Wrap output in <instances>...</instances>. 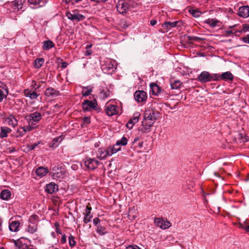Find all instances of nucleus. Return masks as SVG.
Returning <instances> with one entry per match:
<instances>
[{
    "label": "nucleus",
    "instance_id": "nucleus-62",
    "mask_svg": "<svg viewBox=\"0 0 249 249\" xmlns=\"http://www.w3.org/2000/svg\"><path fill=\"white\" fill-rule=\"evenodd\" d=\"M157 23V21L155 19H152L150 21V24L151 25L154 26Z\"/></svg>",
    "mask_w": 249,
    "mask_h": 249
},
{
    "label": "nucleus",
    "instance_id": "nucleus-36",
    "mask_svg": "<svg viewBox=\"0 0 249 249\" xmlns=\"http://www.w3.org/2000/svg\"><path fill=\"white\" fill-rule=\"evenodd\" d=\"M14 243H15V246L18 249H24L25 248L27 247L26 244L23 243L20 240H17V241L14 240Z\"/></svg>",
    "mask_w": 249,
    "mask_h": 249
},
{
    "label": "nucleus",
    "instance_id": "nucleus-53",
    "mask_svg": "<svg viewBox=\"0 0 249 249\" xmlns=\"http://www.w3.org/2000/svg\"><path fill=\"white\" fill-rule=\"evenodd\" d=\"M126 249H141V248L137 245H130L126 248Z\"/></svg>",
    "mask_w": 249,
    "mask_h": 249
},
{
    "label": "nucleus",
    "instance_id": "nucleus-61",
    "mask_svg": "<svg viewBox=\"0 0 249 249\" xmlns=\"http://www.w3.org/2000/svg\"><path fill=\"white\" fill-rule=\"evenodd\" d=\"M84 122L87 124H89L90 123V119L88 117H85L84 118Z\"/></svg>",
    "mask_w": 249,
    "mask_h": 249
},
{
    "label": "nucleus",
    "instance_id": "nucleus-20",
    "mask_svg": "<svg viewBox=\"0 0 249 249\" xmlns=\"http://www.w3.org/2000/svg\"><path fill=\"white\" fill-rule=\"evenodd\" d=\"M5 122L9 125L15 127L18 124V121L13 115H10L5 120Z\"/></svg>",
    "mask_w": 249,
    "mask_h": 249
},
{
    "label": "nucleus",
    "instance_id": "nucleus-33",
    "mask_svg": "<svg viewBox=\"0 0 249 249\" xmlns=\"http://www.w3.org/2000/svg\"><path fill=\"white\" fill-rule=\"evenodd\" d=\"M62 139L60 137H57L54 138L49 143V146L51 147L54 148L58 145L59 142L61 141Z\"/></svg>",
    "mask_w": 249,
    "mask_h": 249
},
{
    "label": "nucleus",
    "instance_id": "nucleus-35",
    "mask_svg": "<svg viewBox=\"0 0 249 249\" xmlns=\"http://www.w3.org/2000/svg\"><path fill=\"white\" fill-rule=\"evenodd\" d=\"M96 231L100 235H103L106 233L105 228L102 227L100 224L97 225Z\"/></svg>",
    "mask_w": 249,
    "mask_h": 249
},
{
    "label": "nucleus",
    "instance_id": "nucleus-47",
    "mask_svg": "<svg viewBox=\"0 0 249 249\" xmlns=\"http://www.w3.org/2000/svg\"><path fill=\"white\" fill-rule=\"evenodd\" d=\"M240 227L244 229L247 232H249V225L245 222L244 224H240Z\"/></svg>",
    "mask_w": 249,
    "mask_h": 249
},
{
    "label": "nucleus",
    "instance_id": "nucleus-6",
    "mask_svg": "<svg viewBox=\"0 0 249 249\" xmlns=\"http://www.w3.org/2000/svg\"><path fill=\"white\" fill-rule=\"evenodd\" d=\"M66 16L67 18L72 21H80L85 19L84 15L80 14L77 10H73L72 12H67Z\"/></svg>",
    "mask_w": 249,
    "mask_h": 249
},
{
    "label": "nucleus",
    "instance_id": "nucleus-25",
    "mask_svg": "<svg viewBox=\"0 0 249 249\" xmlns=\"http://www.w3.org/2000/svg\"><path fill=\"white\" fill-rule=\"evenodd\" d=\"M65 173V172L61 169H57V171L53 172V176L54 178L62 179Z\"/></svg>",
    "mask_w": 249,
    "mask_h": 249
},
{
    "label": "nucleus",
    "instance_id": "nucleus-45",
    "mask_svg": "<svg viewBox=\"0 0 249 249\" xmlns=\"http://www.w3.org/2000/svg\"><path fill=\"white\" fill-rule=\"evenodd\" d=\"M68 239L69 244L70 246L71 247H73L74 246H75V245H76V241L74 240V237L72 235H70L69 236Z\"/></svg>",
    "mask_w": 249,
    "mask_h": 249
},
{
    "label": "nucleus",
    "instance_id": "nucleus-19",
    "mask_svg": "<svg viewBox=\"0 0 249 249\" xmlns=\"http://www.w3.org/2000/svg\"><path fill=\"white\" fill-rule=\"evenodd\" d=\"M0 83V102L6 97L8 92L7 88L4 85Z\"/></svg>",
    "mask_w": 249,
    "mask_h": 249
},
{
    "label": "nucleus",
    "instance_id": "nucleus-28",
    "mask_svg": "<svg viewBox=\"0 0 249 249\" xmlns=\"http://www.w3.org/2000/svg\"><path fill=\"white\" fill-rule=\"evenodd\" d=\"M178 23V21H167L164 22V23L162 24V26L164 29H168L177 26Z\"/></svg>",
    "mask_w": 249,
    "mask_h": 249
},
{
    "label": "nucleus",
    "instance_id": "nucleus-54",
    "mask_svg": "<svg viewBox=\"0 0 249 249\" xmlns=\"http://www.w3.org/2000/svg\"><path fill=\"white\" fill-rule=\"evenodd\" d=\"M242 40L245 43L249 44V35H247V36L242 37Z\"/></svg>",
    "mask_w": 249,
    "mask_h": 249
},
{
    "label": "nucleus",
    "instance_id": "nucleus-2",
    "mask_svg": "<svg viewBox=\"0 0 249 249\" xmlns=\"http://www.w3.org/2000/svg\"><path fill=\"white\" fill-rule=\"evenodd\" d=\"M219 75L218 74H210L208 71H202L198 76V80L202 83H206L213 81L219 80Z\"/></svg>",
    "mask_w": 249,
    "mask_h": 249
},
{
    "label": "nucleus",
    "instance_id": "nucleus-22",
    "mask_svg": "<svg viewBox=\"0 0 249 249\" xmlns=\"http://www.w3.org/2000/svg\"><path fill=\"white\" fill-rule=\"evenodd\" d=\"M36 173L38 177L42 178L48 173V169L43 167H39L36 169Z\"/></svg>",
    "mask_w": 249,
    "mask_h": 249
},
{
    "label": "nucleus",
    "instance_id": "nucleus-44",
    "mask_svg": "<svg viewBox=\"0 0 249 249\" xmlns=\"http://www.w3.org/2000/svg\"><path fill=\"white\" fill-rule=\"evenodd\" d=\"M37 216L36 215H32L29 218V222L31 224H33V225H37L36 223L37 222Z\"/></svg>",
    "mask_w": 249,
    "mask_h": 249
},
{
    "label": "nucleus",
    "instance_id": "nucleus-43",
    "mask_svg": "<svg viewBox=\"0 0 249 249\" xmlns=\"http://www.w3.org/2000/svg\"><path fill=\"white\" fill-rule=\"evenodd\" d=\"M92 217V215L91 214V213H88L86 212L83 220L84 223L87 224L89 222L91 221Z\"/></svg>",
    "mask_w": 249,
    "mask_h": 249
},
{
    "label": "nucleus",
    "instance_id": "nucleus-41",
    "mask_svg": "<svg viewBox=\"0 0 249 249\" xmlns=\"http://www.w3.org/2000/svg\"><path fill=\"white\" fill-rule=\"evenodd\" d=\"M140 116L139 112H135L134 113L132 118L130 119V121L132 122L133 124H136L138 122Z\"/></svg>",
    "mask_w": 249,
    "mask_h": 249
},
{
    "label": "nucleus",
    "instance_id": "nucleus-13",
    "mask_svg": "<svg viewBox=\"0 0 249 249\" xmlns=\"http://www.w3.org/2000/svg\"><path fill=\"white\" fill-rule=\"evenodd\" d=\"M24 2V0H15L12 2V9L14 11H18L19 10L24 11L23 8V4Z\"/></svg>",
    "mask_w": 249,
    "mask_h": 249
},
{
    "label": "nucleus",
    "instance_id": "nucleus-49",
    "mask_svg": "<svg viewBox=\"0 0 249 249\" xmlns=\"http://www.w3.org/2000/svg\"><path fill=\"white\" fill-rule=\"evenodd\" d=\"M142 123H146V124H149L150 126H152L155 122L150 121V120H148L147 119L144 118V120L142 121Z\"/></svg>",
    "mask_w": 249,
    "mask_h": 249
},
{
    "label": "nucleus",
    "instance_id": "nucleus-8",
    "mask_svg": "<svg viewBox=\"0 0 249 249\" xmlns=\"http://www.w3.org/2000/svg\"><path fill=\"white\" fill-rule=\"evenodd\" d=\"M106 112L109 116H112L117 114L119 111V107L117 106L107 104L106 105Z\"/></svg>",
    "mask_w": 249,
    "mask_h": 249
},
{
    "label": "nucleus",
    "instance_id": "nucleus-40",
    "mask_svg": "<svg viewBox=\"0 0 249 249\" xmlns=\"http://www.w3.org/2000/svg\"><path fill=\"white\" fill-rule=\"evenodd\" d=\"M120 146V145L117 144V142H116L115 145L113 147H108V148L113 155L121 150Z\"/></svg>",
    "mask_w": 249,
    "mask_h": 249
},
{
    "label": "nucleus",
    "instance_id": "nucleus-37",
    "mask_svg": "<svg viewBox=\"0 0 249 249\" xmlns=\"http://www.w3.org/2000/svg\"><path fill=\"white\" fill-rule=\"evenodd\" d=\"M44 62L43 58H37L35 60L34 65L36 68H40Z\"/></svg>",
    "mask_w": 249,
    "mask_h": 249
},
{
    "label": "nucleus",
    "instance_id": "nucleus-16",
    "mask_svg": "<svg viewBox=\"0 0 249 249\" xmlns=\"http://www.w3.org/2000/svg\"><path fill=\"white\" fill-rule=\"evenodd\" d=\"M150 92L154 95L158 96L161 92L160 88L156 83H152L150 85Z\"/></svg>",
    "mask_w": 249,
    "mask_h": 249
},
{
    "label": "nucleus",
    "instance_id": "nucleus-3",
    "mask_svg": "<svg viewBox=\"0 0 249 249\" xmlns=\"http://www.w3.org/2000/svg\"><path fill=\"white\" fill-rule=\"evenodd\" d=\"M82 105L83 110L86 111H89L90 109H94L97 111L99 110L96 100L92 101H89L88 100H85Z\"/></svg>",
    "mask_w": 249,
    "mask_h": 249
},
{
    "label": "nucleus",
    "instance_id": "nucleus-26",
    "mask_svg": "<svg viewBox=\"0 0 249 249\" xmlns=\"http://www.w3.org/2000/svg\"><path fill=\"white\" fill-rule=\"evenodd\" d=\"M11 129L6 126L0 127V138H3L7 136V134L10 133Z\"/></svg>",
    "mask_w": 249,
    "mask_h": 249
},
{
    "label": "nucleus",
    "instance_id": "nucleus-50",
    "mask_svg": "<svg viewBox=\"0 0 249 249\" xmlns=\"http://www.w3.org/2000/svg\"><path fill=\"white\" fill-rule=\"evenodd\" d=\"M142 123H146V124H149L150 126H152L155 122L150 121V120H148L147 119L144 118V120L142 121Z\"/></svg>",
    "mask_w": 249,
    "mask_h": 249
},
{
    "label": "nucleus",
    "instance_id": "nucleus-60",
    "mask_svg": "<svg viewBox=\"0 0 249 249\" xmlns=\"http://www.w3.org/2000/svg\"><path fill=\"white\" fill-rule=\"evenodd\" d=\"M91 207H89V206H87L86 209V212L88 213H91Z\"/></svg>",
    "mask_w": 249,
    "mask_h": 249
},
{
    "label": "nucleus",
    "instance_id": "nucleus-46",
    "mask_svg": "<svg viewBox=\"0 0 249 249\" xmlns=\"http://www.w3.org/2000/svg\"><path fill=\"white\" fill-rule=\"evenodd\" d=\"M248 31H249V24H245L243 25V28L241 30L239 31L240 33L244 32L246 33Z\"/></svg>",
    "mask_w": 249,
    "mask_h": 249
},
{
    "label": "nucleus",
    "instance_id": "nucleus-52",
    "mask_svg": "<svg viewBox=\"0 0 249 249\" xmlns=\"http://www.w3.org/2000/svg\"><path fill=\"white\" fill-rule=\"evenodd\" d=\"M134 124H133L132 122H131V121L129 120L126 124V126L128 128L131 129Z\"/></svg>",
    "mask_w": 249,
    "mask_h": 249
},
{
    "label": "nucleus",
    "instance_id": "nucleus-9",
    "mask_svg": "<svg viewBox=\"0 0 249 249\" xmlns=\"http://www.w3.org/2000/svg\"><path fill=\"white\" fill-rule=\"evenodd\" d=\"M117 10L120 14L125 13L128 9V4L124 0H119L116 5Z\"/></svg>",
    "mask_w": 249,
    "mask_h": 249
},
{
    "label": "nucleus",
    "instance_id": "nucleus-29",
    "mask_svg": "<svg viewBox=\"0 0 249 249\" xmlns=\"http://www.w3.org/2000/svg\"><path fill=\"white\" fill-rule=\"evenodd\" d=\"M54 46V44L51 40L45 41L43 42L42 48L44 50H49Z\"/></svg>",
    "mask_w": 249,
    "mask_h": 249
},
{
    "label": "nucleus",
    "instance_id": "nucleus-51",
    "mask_svg": "<svg viewBox=\"0 0 249 249\" xmlns=\"http://www.w3.org/2000/svg\"><path fill=\"white\" fill-rule=\"evenodd\" d=\"M40 143V142H38L37 143H34L30 146H29V150H34L36 148V147Z\"/></svg>",
    "mask_w": 249,
    "mask_h": 249
},
{
    "label": "nucleus",
    "instance_id": "nucleus-21",
    "mask_svg": "<svg viewBox=\"0 0 249 249\" xmlns=\"http://www.w3.org/2000/svg\"><path fill=\"white\" fill-rule=\"evenodd\" d=\"M144 118L150 121L155 122L157 120V115L153 111H146L144 114Z\"/></svg>",
    "mask_w": 249,
    "mask_h": 249
},
{
    "label": "nucleus",
    "instance_id": "nucleus-5",
    "mask_svg": "<svg viewBox=\"0 0 249 249\" xmlns=\"http://www.w3.org/2000/svg\"><path fill=\"white\" fill-rule=\"evenodd\" d=\"M84 164L86 169L94 170L97 168L99 161L93 158H86L84 160Z\"/></svg>",
    "mask_w": 249,
    "mask_h": 249
},
{
    "label": "nucleus",
    "instance_id": "nucleus-57",
    "mask_svg": "<svg viewBox=\"0 0 249 249\" xmlns=\"http://www.w3.org/2000/svg\"><path fill=\"white\" fill-rule=\"evenodd\" d=\"M67 241V236L65 235H63L61 239V242L62 243H65Z\"/></svg>",
    "mask_w": 249,
    "mask_h": 249
},
{
    "label": "nucleus",
    "instance_id": "nucleus-12",
    "mask_svg": "<svg viewBox=\"0 0 249 249\" xmlns=\"http://www.w3.org/2000/svg\"><path fill=\"white\" fill-rule=\"evenodd\" d=\"M104 66V69L113 71L116 69L117 63L115 60L109 59L106 61Z\"/></svg>",
    "mask_w": 249,
    "mask_h": 249
},
{
    "label": "nucleus",
    "instance_id": "nucleus-38",
    "mask_svg": "<svg viewBox=\"0 0 249 249\" xmlns=\"http://www.w3.org/2000/svg\"><path fill=\"white\" fill-rule=\"evenodd\" d=\"M37 230V225H29L28 228L26 229V231L30 233H34L36 232Z\"/></svg>",
    "mask_w": 249,
    "mask_h": 249
},
{
    "label": "nucleus",
    "instance_id": "nucleus-63",
    "mask_svg": "<svg viewBox=\"0 0 249 249\" xmlns=\"http://www.w3.org/2000/svg\"><path fill=\"white\" fill-rule=\"evenodd\" d=\"M68 64L66 62H64L62 63V68H65L67 67Z\"/></svg>",
    "mask_w": 249,
    "mask_h": 249
},
{
    "label": "nucleus",
    "instance_id": "nucleus-34",
    "mask_svg": "<svg viewBox=\"0 0 249 249\" xmlns=\"http://www.w3.org/2000/svg\"><path fill=\"white\" fill-rule=\"evenodd\" d=\"M181 82L179 80L171 81L170 86L172 89H178L180 87Z\"/></svg>",
    "mask_w": 249,
    "mask_h": 249
},
{
    "label": "nucleus",
    "instance_id": "nucleus-39",
    "mask_svg": "<svg viewBox=\"0 0 249 249\" xmlns=\"http://www.w3.org/2000/svg\"><path fill=\"white\" fill-rule=\"evenodd\" d=\"M92 92V89L89 87H84L82 91V94L83 96L89 95Z\"/></svg>",
    "mask_w": 249,
    "mask_h": 249
},
{
    "label": "nucleus",
    "instance_id": "nucleus-56",
    "mask_svg": "<svg viewBox=\"0 0 249 249\" xmlns=\"http://www.w3.org/2000/svg\"><path fill=\"white\" fill-rule=\"evenodd\" d=\"M100 222V220L98 218H95L93 220V224L95 225H96L97 226V225H99V224H98Z\"/></svg>",
    "mask_w": 249,
    "mask_h": 249
},
{
    "label": "nucleus",
    "instance_id": "nucleus-48",
    "mask_svg": "<svg viewBox=\"0 0 249 249\" xmlns=\"http://www.w3.org/2000/svg\"><path fill=\"white\" fill-rule=\"evenodd\" d=\"M40 0H28L29 3L33 5H37L40 3Z\"/></svg>",
    "mask_w": 249,
    "mask_h": 249
},
{
    "label": "nucleus",
    "instance_id": "nucleus-64",
    "mask_svg": "<svg viewBox=\"0 0 249 249\" xmlns=\"http://www.w3.org/2000/svg\"><path fill=\"white\" fill-rule=\"evenodd\" d=\"M139 140V137H137L134 138V141L133 142V143H135V142H137Z\"/></svg>",
    "mask_w": 249,
    "mask_h": 249
},
{
    "label": "nucleus",
    "instance_id": "nucleus-15",
    "mask_svg": "<svg viewBox=\"0 0 249 249\" xmlns=\"http://www.w3.org/2000/svg\"><path fill=\"white\" fill-rule=\"evenodd\" d=\"M238 15L243 18L249 17V6H244L240 7L238 10Z\"/></svg>",
    "mask_w": 249,
    "mask_h": 249
},
{
    "label": "nucleus",
    "instance_id": "nucleus-31",
    "mask_svg": "<svg viewBox=\"0 0 249 249\" xmlns=\"http://www.w3.org/2000/svg\"><path fill=\"white\" fill-rule=\"evenodd\" d=\"M11 196V193L8 190L2 191L0 194V197L3 200H7Z\"/></svg>",
    "mask_w": 249,
    "mask_h": 249
},
{
    "label": "nucleus",
    "instance_id": "nucleus-11",
    "mask_svg": "<svg viewBox=\"0 0 249 249\" xmlns=\"http://www.w3.org/2000/svg\"><path fill=\"white\" fill-rule=\"evenodd\" d=\"M58 190V186L54 182H51L47 184L45 188V191L50 194L56 193Z\"/></svg>",
    "mask_w": 249,
    "mask_h": 249
},
{
    "label": "nucleus",
    "instance_id": "nucleus-55",
    "mask_svg": "<svg viewBox=\"0 0 249 249\" xmlns=\"http://www.w3.org/2000/svg\"><path fill=\"white\" fill-rule=\"evenodd\" d=\"M54 226L56 228V230H55L56 232L58 234H61V231L59 229V224L58 223H55L54 224Z\"/></svg>",
    "mask_w": 249,
    "mask_h": 249
},
{
    "label": "nucleus",
    "instance_id": "nucleus-27",
    "mask_svg": "<svg viewBox=\"0 0 249 249\" xmlns=\"http://www.w3.org/2000/svg\"><path fill=\"white\" fill-rule=\"evenodd\" d=\"M219 79L225 80H231L232 81L233 79V76L231 73L230 71H227L222 73L220 75H219Z\"/></svg>",
    "mask_w": 249,
    "mask_h": 249
},
{
    "label": "nucleus",
    "instance_id": "nucleus-30",
    "mask_svg": "<svg viewBox=\"0 0 249 249\" xmlns=\"http://www.w3.org/2000/svg\"><path fill=\"white\" fill-rule=\"evenodd\" d=\"M189 12L194 17L198 18L199 17L201 14L202 12L199 11L198 9L190 8L189 9Z\"/></svg>",
    "mask_w": 249,
    "mask_h": 249
},
{
    "label": "nucleus",
    "instance_id": "nucleus-14",
    "mask_svg": "<svg viewBox=\"0 0 249 249\" xmlns=\"http://www.w3.org/2000/svg\"><path fill=\"white\" fill-rule=\"evenodd\" d=\"M45 94L46 96L48 97H50L51 98H54L60 95V92L58 90H56L55 89L53 88H48L46 89Z\"/></svg>",
    "mask_w": 249,
    "mask_h": 249
},
{
    "label": "nucleus",
    "instance_id": "nucleus-23",
    "mask_svg": "<svg viewBox=\"0 0 249 249\" xmlns=\"http://www.w3.org/2000/svg\"><path fill=\"white\" fill-rule=\"evenodd\" d=\"M110 95V90L107 87H103L100 89V97L103 99L107 98Z\"/></svg>",
    "mask_w": 249,
    "mask_h": 249
},
{
    "label": "nucleus",
    "instance_id": "nucleus-32",
    "mask_svg": "<svg viewBox=\"0 0 249 249\" xmlns=\"http://www.w3.org/2000/svg\"><path fill=\"white\" fill-rule=\"evenodd\" d=\"M142 128H139V130L141 131L142 133H147L151 130V126L146 123H142Z\"/></svg>",
    "mask_w": 249,
    "mask_h": 249
},
{
    "label": "nucleus",
    "instance_id": "nucleus-59",
    "mask_svg": "<svg viewBox=\"0 0 249 249\" xmlns=\"http://www.w3.org/2000/svg\"><path fill=\"white\" fill-rule=\"evenodd\" d=\"M92 53V51L90 50H87L85 52V55L86 56H89Z\"/></svg>",
    "mask_w": 249,
    "mask_h": 249
},
{
    "label": "nucleus",
    "instance_id": "nucleus-10",
    "mask_svg": "<svg viewBox=\"0 0 249 249\" xmlns=\"http://www.w3.org/2000/svg\"><path fill=\"white\" fill-rule=\"evenodd\" d=\"M134 98L138 102H143L146 100L147 94L143 90H138L134 93Z\"/></svg>",
    "mask_w": 249,
    "mask_h": 249
},
{
    "label": "nucleus",
    "instance_id": "nucleus-7",
    "mask_svg": "<svg viewBox=\"0 0 249 249\" xmlns=\"http://www.w3.org/2000/svg\"><path fill=\"white\" fill-rule=\"evenodd\" d=\"M112 155L109 148H107V149L103 148H101L98 149L96 152V156L97 158L101 160L105 159L107 156H110Z\"/></svg>",
    "mask_w": 249,
    "mask_h": 249
},
{
    "label": "nucleus",
    "instance_id": "nucleus-17",
    "mask_svg": "<svg viewBox=\"0 0 249 249\" xmlns=\"http://www.w3.org/2000/svg\"><path fill=\"white\" fill-rule=\"evenodd\" d=\"M204 22L212 28L220 26V22L216 18H208Z\"/></svg>",
    "mask_w": 249,
    "mask_h": 249
},
{
    "label": "nucleus",
    "instance_id": "nucleus-58",
    "mask_svg": "<svg viewBox=\"0 0 249 249\" xmlns=\"http://www.w3.org/2000/svg\"><path fill=\"white\" fill-rule=\"evenodd\" d=\"M17 132H18V136L22 137V136H23L24 135H25V134L26 133H27V132H24L23 130V131H19L18 130Z\"/></svg>",
    "mask_w": 249,
    "mask_h": 249
},
{
    "label": "nucleus",
    "instance_id": "nucleus-42",
    "mask_svg": "<svg viewBox=\"0 0 249 249\" xmlns=\"http://www.w3.org/2000/svg\"><path fill=\"white\" fill-rule=\"evenodd\" d=\"M127 139L125 137L123 136L121 140L117 141V144L120 146H124L127 144Z\"/></svg>",
    "mask_w": 249,
    "mask_h": 249
},
{
    "label": "nucleus",
    "instance_id": "nucleus-1",
    "mask_svg": "<svg viewBox=\"0 0 249 249\" xmlns=\"http://www.w3.org/2000/svg\"><path fill=\"white\" fill-rule=\"evenodd\" d=\"M42 119L41 114L37 111L34 112L24 117V120L27 123L20 127L24 132H30L38 127L36 124Z\"/></svg>",
    "mask_w": 249,
    "mask_h": 249
},
{
    "label": "nucleus",
    "instance_id": "nucleus-24",
    "mask_svg": "<svg viewBox=\"0 0 249 249\" xmlns=\"http://www.w3.org/2000/svg\"><path fill=\"white\" fill-rule=\"evenodd\" d=\"M20 223L18 221H12L9 226L10 231L16 232L19 230Z\"/></svg>",
    "mask_w": 249,
    "mask_h": 249
},
{
    "label": "nucleus",
    "instance_id": "nucleus-4",
    "mask_svg": "<svg viewBox=\"0 0 249 249\" xmlns=\"http://www.w3.org/2000/svg\"><path fill=\"white\" fill-rule=\"evenodd\" d=\"M155 225L162 230L169 228L171 224L166 219L162 217L155 218L154 220Z\"/></svg>",
    "mask_w": 249,
    "mask_h": 249
},
{
    "label": "nucleus",
    "instance_id": "nucleus-18",
    "mask_svg": "<svg viewBox=\"0 0 249 249\" xmlns=\"http://www.w3.org/2000/svg\"><path fill=\"white\" fill-rule=\"evenodd\" d=\"M24 95L32 100L36 99L39 96V94L35 91L30 90L28 89L24 90Z\"/></svg>",
    "mask_w": 249,
    "mask_h": 249
}]
</instances>
